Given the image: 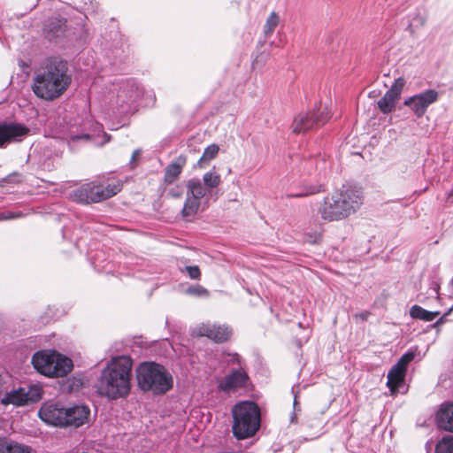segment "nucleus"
Masks as SVG:
<instances>
[{
	"instance_id": "1",
	"label": "nucleus",
	"mask_w": 453,
	"mask_h": 453,
	"mask_svg": "<svg viewBox=\"0 0 453 453\" xmlns=\"http://www.w3.org/2000/svg\"><path fill=\"white\" fill-rule=\"evenodd\" d=\"M132 365L127 356L111 357L101 372L98 394L111 400L127 397L131 390Z\"/></svg>"
},
{
	"instance_id": "2",
	"label": "nucleus",
	"mask_w": 453,
	"mask_h": 453,
	"mask_svg": "<svg viewBox=\"0 0 453 453\" xmlns=\"http://www.w3.org/2000/svg\"><path fill=\"white\" fill-rule=\"evenodd\" d=\"M71 81L67 63L54 59L34 78L33 91L40 98L54 100L65 93Z\"/></svg>"
},
{
	"instance_id": "3",
	"label": "nucleus",
	"mask_w": 453,
	"mask_h": 453,
	"mask_svg": "<svg viewBox=\"0 0 453 453\" xmlns=\"http://www.w3.org/2000/svg\"><path fill=\"white\" fill-rule=\"evenodd\" d=\"M362 204V193L348 188L324 197L318 213L326 222L342 221L355 214Z\"/></svg>"
},
{
	"instance_id": "4",
	"label": "nucleus",
	"mask_w": 453,
	"mask_h": 453,
	"mask_svg": "<svg viewBox=\"0 0 453 453\" xmlns=\"http://www.w3.org/2000/svg\"><path fill=\"white\" fill-rule=\"evenodd\" d=\"M137 382L141 389L160 395L169 391L173 385L172 375L158 364L148 362L137 368Z\"/></svg>"
},
{
	"instance_id": "5",
	"label": "nucleus",
	"mask_w": 453,
	"mask_h": 453,
	"mask_svg": "<svg viewBox=\"0 0 453 453\" xmlns=\"http://www.w3.org/2000/svg\"><path fill=\"white\" fill-rule=\"evenodd\" d=\"M233 434L239 439L253 436L260 426V410L253 402H242L232 410Z\"/></svg>"
},
{
	"instance_id": "6",
	"label": "nucleus",
	"mask_w": 453,
	"mask_h": 453,
	"mask_svg": "<svg viewBox=\"0 0 453 453\" xmlns=\"http://www.w3.org/2000/svg\"><path fill=\"white\" fill-rule=\"evenodd\" d=\"M32 364L36 371L48 377H63L71 372L73 362L56 351L42 350L35 353Z\"/></svg>"
},
{
	"instance_id": "7",
	"label": "nucleus",
	"mask_w": 453,
	"mask_h": 453,
	"mask_svg": "<svg viewBox=\"0 0 453 453\" xmlns=\"http://www.w3.org/2000/svg\"><path fill=\"white\" fill-rule=\"evenodd\" d=\"M186 199L181 211L183 218L189 219L199 211L201 200L205 196L206 190L200 180L191 179L186 183Z\"/></svg>"
},
{
	"instance_id": "8",
	"label": "nucleus",
	"mask_w": 453,
	"mask_h": 453,
	"mask_svg": "<svg viewBox=\"0 0 453 453\" xmlns=\"http://www.w3.org/2000/svg\"><path fill=\"white\" fill-rule=\"evenodd\" d=\"M42 397V389L34 385L28 388H19L4 395L1 399L4 405L24 406L39 401Z\"/></svg>"
},
{
	"instance_id": "9",
	"label": "nucleus",
	"mask_w": 453,
	"mask_h": 453,
	"mask_svg": "<svg viewBox=\"0 0 453 453\" xmlns=\"http://www.w3.org/2000/svg\"><path fill=\"white\" fill-rule=\"evenodd\" d=\"M66 407L55 402L44 403L39 411V418L46 424L57 427H66Z\"/></svg>"
},
{
	"instance_id": "10",
	"label": "nucleus",
	"mask_w": 453,
	"mask_h": 453,
	"mask_svg": "<svg viewBox=\"0 0 453 453\" xmlns=\"http://www.w3.org/2000/svg\"><path fill=\"white\" fill-rule=\"evenodd\" d=\"M191 334L197 337H207L215 342H223L227 341L232 334V330L226 325L215 323H200L191 329Z\"/></svg>"
},
{
	"instance_id": "11",
	"label": "nucleus",
	"mask_w": 453,
	"mask_h": 453,
	"mask_svg": "<svg viewBox=\"0 0 453 453\" xmlns=\"http://www.w3.org/2000/svg\"><path fill=\"white\" fill-rule=\"evenodd\" d=\"M438 99L439 92L437 90L427 89L407 98L404 101V105L410 107L417 118H421L427 108Z\"/></svg>"
},
{
	"instance_id": "12",
	"label": "nucleus",
	"mask_w": 453,
	"mask_h": 453,
	"mask_svg": "<svg viewBox=\"0 0 453 453\" xmlns=\"http://www.w3.org/2000/svg\"><path fill=\"white\" fill-rule=\"evenodd\" d=\"M404 85L405 81L403 78L400 77L396 79L391 88L378 101V107L382 113L388 114L395 111L396 101L398 100Z\"/></svg>"
},
{
	"instance_id": "13",
	"label": "nucleus",
	"mask_w": 453,
	"mask_h": 453,
	"mask_svg": "<svg viewBox=\"0 0 453 453\" xmlns=\"http://www.w3.org/2000/svg\"><path fill=\"white\" fill-rule=\"evenodd\" d=\"M28 132L29 129L21 124H0V147L12 141H20Z\"/></svg>"
},
{
	"instance_id": "14",
	"label": "nucleus",
	"mask_w": 453,
	"mask_h": 453,
	"mask_svg": "<svg viewBox=\"0 0 453 453\" xmlns=\"http://www.w3.org/2000/svg\"><path fill=\"white\" fill-rule=\"evenodd\" d=\"M66 427L78 428L88 423L90 418V410L84 404L66 408Z\"/></svg>"
},
{
	"instance_id": "15",
	"label": "nucleus",
	"mask_w": 453,
	"mask_h": 453,
	"mask_svg": "<svg viewBox=\"0 0 453 453\" xmlns=\"http://www.w3.org/2000/svg\"><path fill=\"white\" fill-rule=\"evenodd\" d=\"M73 197L76 202L82 203L101 202V186L94 183L84 184L73 191Z\"/></svg>"
},
{
	"instance_id": "16",
	"label": "nucleus",
	"mask_w": 453,
	"mask_h": 453,
	"mask_svg": "<svg viewBox=\"0 0 453 453\" xmlns=\"http://www.w3.org/2000/svg\"><path fill=\"white\" fill-rule=\"evenodd\" d=\"M248 380L247 372L241 368L222 379L219 383V388L225 392H229L238 388L244 387Z\"/></svg>"
},
{
	"instance_id": "17",
	"label": "nucleus",
	"mask_w": 453,
	"mask_h": 453,
	"mask_svg": "<svg viewBox=\"0 0 453 453\" xmlns=\"http://www.w3.org/2000/svg\"><path fill=\"white\" fill-rule=\"evenodd\" d=\"M142 94V88L134 82L123 84L118 93V100L122 104H132L138 100Z\"/></svg>"
},
{
	"instance_id": "18",
	"label": "nucleus",
	"mask_w": 453,
	"mask_h": 453,
	"mask_svg": "<svg viewBox=\"0 0 453 453\" xmlns=\"http://www.w3.org/2000/svg\"><path fill=\"white\" fill-rule=\"evenodd\" d=\"M436 421L440 428L453 433V403L441 405Z\"/></svg>"
},
{
	"instance_id": "19",
	"label": "nucleus",
	"mask_w": 453,
	"mask_h": 453,
	"mask_svg": "<svg viewBox=\"0 0 453 453\" xmlns=\"http://www.w3.org/2000/svg\"><path fill=\"white\" fill-rule=\"evenodd\" d=\"M406 371L396 365H394L388 373L387 386L392 395L397 393L398 388L403 385Z\"/></svg>"
},
{
	"instance_id": "20",
	"label": "nucleus",
	"mask_w": 453,
	"mask_h": 453,
	"mask_svg": "<svg viewBox=\"0 0 453 453\" xmlns=\"http://www.w3.org/2000/svg\"><path fill=\"white\" fill-rule=\"evenodd\" d=\"M316 120H314L311 111L299 113L293 121V132L296 134L304 133L315 127Z\"/></svg>"
},
{
	"instance_id": "21",
	"label": "nucleus",
	"mask_w": 453,
	"mask_h": 453,
	"mask_svg": "<svg viewBox=\"0 0 453 453\" xmlns=\"http://www.w3.org/2000/svg\"><path fill=\"white\" fill-rule=\"evenodd\" d=\"M301 167L307 174L318 173L320 174L326 169V162L319 157H311L302 162Z\"/></svg>"
},
{
	"instance_id": "22",
	"label": "nucleus",
	"mask_w": 453,
	"mask_h": 453,
	"mask_svg": "<svg viewBox=\"0 0 453 453\" xmlns=\"http://www.w3.org/2000/svg\"><path fill=\"white\" fill-rule=\"evenodd\" d=\"M440 315V311H429L419 305H413L410 309V316L412 319L423 320L426 322L433 321Z\"/></svg>"
},
{
	"instance_id": "23",
	"label": "nucleus",
	"mask_w": 453,
	"mask_h": 453,
	"mask_svg": "<svg viewBox=\"0 0 453 453\" xmlns=\"http://www.w3.org/2000/svg\"><path fill=\"white\" fill-rule=\"evenodd\" d=\"M280 22V18L279 13L276 12H272L267 17L265 25L263 27V33L265 37L271 36L275 28L279 26Z\"/></svg>"
},
{
	"instance_id": "24",
	"label": "nucleus",
	"mask_w": 453,
	"mask_h": 453,
	"mask_svg": "<svg viewBox=\"0 0 453 453\" xmlns=\"http://www.w3.org/2000/svg\"><path fill=\"white\" fill-rule=\"evenodd\" d=\"M181 171L182 165L178 163H172L165 169V181L169 184L174 182L181 173Z\"/></svg>"
},
{
	"instance_id": "25",
	"label": "nucleus",
	"mask_w": 453,
	"mask_h": 453,
	"mask_svg": "<svg viewBox=\"0 0 453 453\" xmlns=\"http://www.w3.org/2000/svg\"><path fill=\"white\" fill-rule=\"evenodd\" d=\"M435 453H453V435L444 436L438 441Z\"/></svg>"
},
{
	"instance_id": "26",
	"label": "nucleus",
	"mask_w": 453,
	"mask_h": 453,
	"mask_svg": "<svg viewBox=\"0 0 453 453\" xmlns=\"http://www.w3.org/2000/svg\"><path fill=\"white\" fill-rule=\"evenodd\" d=\"M311 113L313 114L314 120H316L315 126L324 125L330 119V112L326 105L320 104Z\"/></svg>"
},
{
	"instance_id": "27",
	"label": "nucleus",
	"mask_w": 453,
	"mask_h": 453,
	"mask_svg": "<svg viewBox=\"0 0 453 453\" xmlns=\"http://www.w3.org/2000/svg\"><path fill=\"white\" fill-rule=\"evenodd\" d=\"M203 181L206 188L211 189L217 188L220 184L221 178L215 171H210L203 174Z\"/></svg>"
},
{
	"instance_id": "28",
	"label": "nucleus",
	"mask_w": 453,
	"mask_h": 453,
	"mask_svg": "<svg viewBox=\"0 0 453 453\" xmlns=\"http://www.w3.org/2000/svg\"><path fill=\"white\" fill-rule=\"evenodd\" d=\"M120 189L121 184L119 181L110 183L105 188L101 186L102 201L115 196Z\"/></svg>"
},
{
	"instance_id": "29",
	"label": "nucleus",
	"mask_w": 453,
	"mask_h": 453,
	"mask_svg": "<svg viewBox=\"0 0 453 453\" xmlns=\"http://www.w3.org/2000/svg\"><path fill=\"white\" fill-rule=\"evenodd\" d=\"M34 450L27 445L19 443L15 441L10 440L8 442V449L6 453H33Z\"/></svg>"
},
{
	"instance_id": "30",
	"label": "nucleus",
	"mask_w": 453,
	"mask_h": 453,
	"mask_svg": "<svg viewBox=\"0 0 453 453\" xmlns=\"http://www.w3.org/2000/svg\"><path fill=\"white\" fill-rule=\"evenodd\" d=\"M219 150V148L216 144H211V145L208 146L204 150L203 154L201 157V158L198 160V164L200 165V166H203V163L204 161H209V160L214 158L218 155Z\"/></svg>"
},
{
	"instance_id": "31",
	"label": "nucleus",
	"mask_w": 453,
	"mask_h": 453,
	"mask_svg": "<svg viewBox=\"0 0 453 453\" xmlns=\"http://www.w3.org/2000/svg\"><path fill=\"white\" fill-rule=\"evenodd\" d=\"M185 293L196 297H208L210 296L209 291L201 285L191 286L186 289Z\"/></svg>"
},
{
	"instance_id": "32",
	"label": "nucleus",
	"mask_w": 453,
	"mask_h": 453,
	"mask_svg": "<svg viewBox=\"0 0 453 453\" xmlns=\"http://www.w3.org/2000/svg\"><path fill=\"white\" fill-rule=\"evenodd\" d=\"M414 357L413 352H407L400 357L395 365L406 371L408 364L413 360Z\"/></svg>"
},
{
	"instance_id": "33",
	"label": "nucleus",
	"mask_w": 453,
	"mask_h": 453,
	"mask_svg": "<svg viewBox=\"0 0 453 453\" xmlns=\"http://www.w3.org/2000/svg\"><path fill=\"white\" fill-rule=\"evenodd\" d=\"M185 271L192 280H199L201 278V271L197 265L186 266Z\"/></svg>"
},
{
	"instance_id": "34",
	"label": "nucleus",
	"mask_w": 453,
	"mask_h": 453,
	"mask_svg": "<svg viewBox=\"0 0 453 453\" xmlns=\"http://www.w3.org/2000/svg\"><path fill=\"white\" fill-rule=\"evenodd\" d=\"M91 140V136L89 134H80V135H71L70 136V139H69V143H75L79 141H86V142H88Z\"/></svg>"
},
{
	"instance_id": "35",
	"label": "nucleus",
	"mask_w": 453,
	"mask_h": 453,
	"mask_svg": "<svg viewBox=\"0 0 453 453\" xmlns=\"http://www.w3.org/2000/svg\"><path fill=\"white\" fill-rule=\"evenodd\" d=\"M20 216H21L20 212L14 213L12 211H4V212L0 213V220L12 219L19 218Z\"/></svg>"
},
{
	"instance_id": "36",
	"label": "nucleus",
	"mask_w": 453,
	"mask_h": 453,
	"mask_svg": "<svg viewBox=\"0 0 453 453\" xmlns=\"http://www.w3.org/2000/svg\"><path fill=\"white\" fill-rule=\"evenodd\" d=\"M321 190H323L322 185L312 186L305 193L296 195V196L313 195V194H317V193L320 192Z\"/></svg>"
},
{
	"instance_id": "37",
	"label": "nucleus",
	"mask_w": 453,
	"mask_h": 453,
	"mask_svg": "<svg viewBox=\"0 0 453 453\" xmlns=\"http://www.w3.org/2000/svg\"><path fill=\"white\" fill-rule=\"evenodd\" d=\"M8 442L9 439L0 437V453H6V450L8 449Z\"/></svg>"
},
{
	"instance_id": "38",
	"label": "nucleus",
	"mask_w": 453,
	"mask_h": 453,
	"mask_svg": "<svg viewBox=\"0 0 453 453\" xmlns=\"http://www.w3.org/2000/svg\"><path fill=\"white\" fill-rule=\"evenodd\" d=\"M140 155H141L140 150H134L132 154L131 164H133L134 162V160L136 159V157H138Z\"/></svg>"
},
{
	"instance_id": "39",
	"label": "nucleus",
	"mask_w": 453,
	"mask_h": 453,
	"mask_svg": "<svg viewBox=\"0 0 453 453\" xmlns=\"http://www.w3.org/2000/svg\"><path fill=\"white\" fill-rule=\"evenodd\" d=\"M231 362L234 363L236 362L237 364H240V357L238 354H233L231 355V359H230Z\"/></svg>"
},
{
	"instance_id": "40",
	"label": "nucleus",
	"mask_w": 453,
	"mask_h": 453,
	"mask_svg": "<svg viewBox=\"0 0 453 453\" xmlns=\"http://www.w3.org/2000/svg\"><path fill=\"white\" fill-rule=\"evenodd\" d=\"M104 141L98 142V144L103 145L110 141V136L106 133H104Z\"/></svg>"
},
{
	"instance_id": "41",
	"label": "nucleus",
	"mask_w": 453,
	"mask_h": 453,
	"mask_svg": "<svg viewBox=\"0 0 453 453\" xmlns=\"http://www.w3.org/2000/svg\"><path fill=\"white\" fill-rule=\"evenodd\" d=\"M369 313L368 312H362L360 314H357L356 317L361 318V319L365 320L368 318Z\"/></svg>"
},
{
	"instance_id": "42",
	"label": "nucleus",
	"mask_w": 453,
	"mask_h": 453,
	"mask_svg": "<svg viewBox=\"0 0 453 453\" xmlns=\"http://www.w3.org/2000/svg\"><path fill=\"white\" fill-rule=\"evenodd\" d=\"M444 321V316L440 318L434 325V327H437L440 324L443 323Z\"/></svg>"
},
{
	"instance_id": "43",
	"label": "nucleus",
	"mask_w": 453,
	"mask_h": 453,
	"mask_svg": "<svg viewBox=\"0 0 453 453\" xmlns=\"http://www.w3.org/2000/svg\"><path fill=\"white\" fill-rule=\"evenodd\" d=\"M169 193H170V195H171L173 197H179V196H180V193L175 192L173 189V190H171Z\"/></svg>"
},
{
	"instance_id": "44",
	"label": "nucleus",
	"mask_w": 453,
	"mask_h": 453,
	"mask_svg": "<svg viewBox=\"0 0 453 453\" xmlns=\"http://www.w3.org/2000/svg\"><path fill=\"white\" fill-rule=\"evenodd\" d=\"M13 177H17L18 179L16 180V181H20L21 180V177L20 175L17 174V173H13L12 175L9 176V178H13Z\"/></svg>"
},
{
	"instance_id": "45",
	"label": "nucleus",
	"mask_w": 453,
	"mask_h": 453,
	"mask_svg": "<svg viewBox=\"0 0 453 453\" xmlns=\"http://www.w3.org/2000/svg\"><path fill=\"white\" fill-rule=\"evenodd\" d=\"M290 422L291 423H296V416L295 413L291 416Z\"/></svg>"
},
{
	"instance_id": "46",
	"label": "nucleus",
	"mask_w": 453,
	"mask_h": 453,
	"mask_svg": "<svg viewBox=\"0 0 453 453\" xmlns=\"http://www.w3.org/2000/svg\"><path fill=\"white\" fill-rule=\"evenodd\" d=\"M296 404H297L296 396H295V400H294V410L295 411H296Z\"/></svg>"
}]
</instances>
